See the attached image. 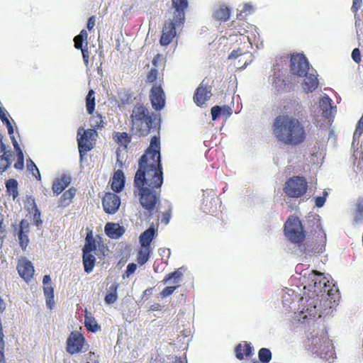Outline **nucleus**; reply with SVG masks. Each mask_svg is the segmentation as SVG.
Returning a JSON list of instances; mask_svg holds the SVG:
<instances>
[{"instance_id": "f257e3e1", "label": "nucleus", "mask_w": 363, "mask_h": 363, "mask_svg": "<svg viewBox=\"0 0 363 363\" xmlns=\"http://www.w3.org/2000/svg\"><path fill=\"white\" fill-rule=\"evenodd\" d=\"M133 184L140 204L151 216L160 202L163 184L159 137L151 138L149 147L140 157Z\"/></svg>"}, {"instance_id": "f03ea898", "label": "nucleus", "mask_w": 363, "mask_h": 363, "mask_svg": "<svg viewBox=\"0 0 363 363\" xmlns=\"http://www.w3.org/2000/svg\"><path fill=\"white\" fill-rule=\"evenodd\" d=\"M286 114L277 116L272 124L276 139L286 145L297 146L304 143L307 132L303 121L304 108L296 100L284 106Z\"/></svg>"}, {"instance_id": "7ed1b4c3", "label": "nucleus", "mask_w": 363, "mask_h": 363, "mask_svg": "<svg viewBox=\"0 0 363 363\" xmlns=\"http://www.w3.org/2000/svg\"><path fill=\"white\" fill-rule=\"evenodd\" d=\"M130 118V130L134 135L143 137L150 133L154 122L153 113L145 105L135 104Z\"/></svg>"}, {"instance_id": "20e7f679", "label": "nucleus", "mask_w": 363, "mask_h": 363, "mask_svg": "<svg viewBox=\"0 0 363 363\" xmlns=\"http://www.w3.org/2000/svg\"><path fill=\"white\" fill-rule=\"evenodd\" d=\"M284 233L292 243L301 246L305 239L306 233L301 220L296 216H290L284 223Z\"/></svg>"}, {"instance_id": "39448f33", "label": "nucleus", "mask_w": 363, "mask_h": 363, "mask_svg": "<svg viewBox=\"0 0 363 363\" xmlns=\"http://www.w3.org/2000/svg\"><path fill=\"white\" fill-rule=\"evenodd\" d=\"M309 277L313 284H308V288L317 296L326 293L328 296L333 298L335 293L338 291L335 285L331 287L329 281L323 276V273L313 270Z\"/></svg>"}, {"instance_id": "423d86ee", "label": "nucleus", "mask_w": 363, "mask_h": 363, "mask_svg": "<svg viewBox=\"0 0 363 363\" xmlns=\"http://www.w3.org/2000/svg\"><path fill=\"white\" fill-rule=\"evenodd\" d=\"M308 189V183L304 177L293 176L289 178L283 186V191L286 196L299 199L303 196Z\"/></svg>"}, {"instance_id": "0eeeda50", "label": "nucleus", "mask_w": 363, "mask_h": 363, "mask_svg": "<svg viewBox=\"0 0 363 363\" xmlns=\"http://www.w3.org/2000/svg\"><path fill=\"white\" fill-rule=\"evenodd\" d=\"M309 70V62L303 54L292 55L290 60V71L294 75L304 77Z\"/></svg>"}, {"instance_id": "6e6552de", "label": "nucleus", "mask_w": 363, "mask_h": 363, "mask_svg": "<svg viewBox=\"0 0 363 363\" xmlns=\"http://www.w3.org/2000/svg\"><path fill=\"white\" fill-rule=\"evenodd\" d=\"M184 23H179L172 19H168L164 21L162 34L160 39V43L162 46H167L169 45L174 38L176 37L177 31L176 28L182 27Z\"/></svg>"}, {"instance_id": "1a4fd4ad", "label": "nucleus", "mask_w": 363, "mask_h": 363, "mask_svg": "<svg viewBox=\"0 0 363 363\" xmlns=\"http://www.w3.org/2000/svg\"><path fill=\"white\" fill-rule=\"evenodd\" d=\"M97 135V132L94 129H88L84 131L83 135L77 139L78 148L80 158L82 157L90 151L94 147V136Z\"/></svg>"}, {"instance_id": "9d476101", "label": "nucleus", "mask_w": 363, "mask_h": 363, "mask_svg": "<svg viewBox=\"0 0 363 363\" xmlns=\"http://www.w3.org/2000/svg\"><path fill=\"white\" fill-rule=\"evenodd\" d=\"M85 342L84 336L78 332H72L67 340V352L74 354L82 351Z\"/></svg>"}, {"instance_id": "9b49d317", "label": "nucleus", "mask_w": 363, "mask_h": 363, "mask_svg": "<svg viewBox=\"0 0 363 363\" xmlns=\"http://www.w3.org/2000/svg\"><path fill=\"white\" fill-rule=\"evenodd\" d=\"M211 86H208V83H205V80H203L196 88L193 99L198 106L201 107L211 99Z\"/></svg>"}, {"instance_id": "f8f14e48", "label": "nucleus", "mask_w": 363, "mask_h": 363, "mask_svg": "<svg viewBox=\"0 0 363 363\" xmlns=\"http://www.w3.org/2000/svg\"><path fill=\"white\" fill-rule=\"evenodd\" d=\"M121 205L120 197L114 193L107 192L102 199V206L108 214L115 213Z\"/></svg>"}, {"instance_id": "ddd939ff", "label": "nucleus", "mask_w": 363, "mask_h": 363, "mask_svg": "<svg viewBox=\"0 0 363 363\" xmlns=\"http://www.w3.org/2000/svg\"><path fill=\"white\" fill-rule=\"evenodd\" d=\"M150 98L152 108L160 111L165 105V96L160 86H153L150 90Z\"/></svg>"}, {"instance_id": "4468645a", "label": "nucleus", "mask_w": 363, "mask_h": 363, "mask_svg": "<svg viewBox=\"0 0 363 363\" xmlns=\"http://www.w3.org/2000/svg\"><path fill=\"white\" fill-rule=\"evenodd\" d=\"M174 9L173 18L179 23H184L185 11L189 7L188 0H171Z\"/></svg>"}, {"instance_id": "2eb2a0df", "label": "nucleus", "mask_w": 363, "mask_h": 363, "mask_svg": "<svg viewBox=\"0 0 363 363\" xmlns=\"http://www.w3.org/2000/svg\"><path fill=\"white\" fill-rule=\"evenodd\" d=\"M101 239V238H99ZM99 247V251L102 252V255L104 256V245L103 244V242L101 240L100 241H96L92 235V232L90 231L87 233L86 238H85V244L82 249L83 252H90L91 253L92 251L96 250V247ZM95 254L99 255V254L95 252Z\"/></svg>"}, {"instance_id": "dca6fc26", "label": "nucleus", "mask_w": 363, "mask_h": 363, "mask_svg": "<svg viewBox=\"0 0 363 363\" xmlns=\"http://www.w3.org/2000/svg\"><path fill=\"white\" fill-rule=\"evenodd\" d=\"M17 270L21 278L28 281L34 274V267L30 261L26 259H21L17 264Z\"/></svg>"}, {"instance_id": "f3484780", "label": "nucleus", "mask_w": 363, "mask_h": 363, "mask_svg": "<svg viewBox=\"0 0 363 363\" xmlns=\"http://www.w3.org/2000/svg\"><path fill=\"white\" fill-rule=\"evenodd\" d=\"M43 292L45 297L46 305L50 309H52L55 306L54 289L51 284V278L50 275H45L43 279Z\"/></svg>"}, {"instance_id": "a211bd4d", "label": "nucleus", "mask_w": 363, "mask_h": 363, "mask_svg": "<svg viewBox=\"0 0 363 363\" xmlns=\"http://www.w3.org/2000/svg\"><path fill=\"white\" fill-rule=\"evenodd\" d=\"M134 99V93L130 89L123 88L118 91L117 102L119 108L133 104Z\"/></svg>"}, {"instance_id": "6ab92c4d", "label": "nucleus", "mask_w": 363, "mask_h": 363, "mask_svg": "<svg viewBox=\"0 0 363 363\" xmlns=\"http://www.w3.org/2000/svg\"><path fill=\"white\" fill-rule=\"evenodd\" d=\"M19 231L18 233L19 244L22 250H25L29 243L28 232H29V224L27 220H22L19 224Z\"/></svg>"}, {"instance_id": "aec40b11", "label": "nucleus", "mask_w": 363, "mask_h": 363, "mask_svg": "<svg viewBox=\"0 0 363 363\" xmlns=\"http://www.w3.org/2000/svg\"><path fill=\"white\" fill-rule=\"evenodd\" d=\"M304 77L305 79L302 83V88L303 91L307 94L313 92L319 85L318 75L313 73H307Z\"/></svg>"}, {"instance_id": "412c9836", "label": "nucleus", "mask_w": 363, "mask_h": 363, "mask_svg": "<svg viewBox=\"0 0 363 363\" xmlns=\"http://www.w3.org/2000/svg\"><path fill=\"white\" fill-rule=\"evenodd\" d=\"M125 179L122 170H117L114 172L111 180V189L116 193L121 192L125 186Z\"/></svg>"}, {"instance_id": "4be33fe9", "label": "nucleus", "mask_w": 363, "mask_h": 363, "mask_svg": "<svg viewBox=\"0 0 363 363\" xmlns=\"http://www.w3.org/2000/svg\"><path fill=\"white\" fill-rule=\"evenodd\" d=\"M71 177L63 174L55 179L52 183V189L56 195L61 194L71 183Z\"/></svg>"}, {"instance_id": "5701e85b", "label": "nucleus", "mask_w": 363, "mask_h": 363, "mask_svg": "<svg viewBox=\"0 0 363 363\" xmlns=\"http://www.w3.org/2000/svg\"><path fill=\"white\" fill-rule=\"evenodd\" d=\"M106 235L111 238L117 239L122 236L124 230L118 223H107L104 228Z\"/></svg>"}, {"instance_id": "b1692460", "label": "nucleus", "mask_w": 363, "mask_h": 363, "mask_svg": "<svg viewBox=\"0 0 363 363\" xmlns=\"http://www.w3.org/2000/svg\"><path fill=\"white\" fill-rule=\"evenodd\" d=\"M230 16V9L225 4L220 5L213 12V18L218 21H227Z\"/></svg>"}, {"instance_id": "393cba45", "label": "nucleus", "mask_w": 363, "mask_h": 363, "mask_svg": "<svg viewBox=\"0 0 363 363\" xmlns=\"http://www.w3.org/2000/svg\"><path fill=\"white\" fill-rule=\"evenodd\" d=\"M76 191L77 190L74 187L69 188L68 190L65 191L59 200L58 206L62 208L68 206L72 202Z\"/></svg>"}, {"instance_id": "a878e982", "label": "nucleus", "mask_w": 363, "mask_h": 363, "mask_svg": "<svg viewBox=\"0 0 363 363\" xmlns=\"http://www.w3.org/2000/svg\"><path fill=\"white\" fill-rule=\"evenodd\" d=\"M235 357L240 359L242 360L244 359V354L246 357H250L252 354V347H251L250 343L245 342L244 345L241 343H239L235 348Z\"/></svg>"}, {"instance_id": "bb28decb", "label": "nucleus", "mask_w": 363, "mask_h": 363, "mask_svg": "<svg viewBox=\"0 0 363 363\" xmlns=\"http://www.w3.org/2000/svg\"><path fill=\"white\" fill-rule=\"evenodd\" d=\"M319 104L320 108L323 111V116L327 118L330 117L332 116L333 108L331 99L328 96L325 95L320 99Z\"/></svg>"}, {"instance_id": "cd10ccee", "label": "nucleus", "mask_w": 363, "mask_h": 363, "mask_svg": "<svg viewBox=\"0 0 363 363\" xmlns=\"http://www.w3.org/2000/svg\"><path fill=\"white\" fill-rule=\"evenodd\" d=\"M12 143L14 149L17 152V161L15 162L13 167L18 170H22L24 167V155L23 151L19 147V145L15 139V137H12Z\"/></svg>"}, {"instance_id": "c85d7f7f", "label": "nucleus", "mask_w": 363, "mask_h": 363, "mask_svg": "<svg viewBox=\"0 0 363 363\" xmlns=\"http://www.w3.org/2000/svg\"><path fill=\"white\" fill-rule=\"evenodd\" d=\"M155 233V230L153 227H150L148 229L145 230L140 235V245L144 247H150V244L154 238Z\"/></svg>"}, {"instance_id": "c756f323", "label": "nucleus", "mask_w": 363, "mask_h": 363, "mask_svg": "<svg viewBox=\"0 0 363 363\" xmlns=\"http://www.w3.org/2000/svg\"><path fill=\"white\" fill-rule=\"evenodd\" d=\"M82 262L85 272L90 273L94 267L96 258L90 252H83Z\"/></svg>"}, {"instance_id": "7c9ffc66", "label": "nucleus", "mask_w": 363, "mask_h": 363, "mask_svg": "<svg viewBox=\"0 0 363 363\" xmlns=\"http://www.w3.org/2000/svg\"><path fill=\"white\" fill-rule=\"evenodd\" d=\"M5 185L7 193L12 196L13 199H16L18 196V184L16 179H9L6 180Z\"/></svg>"}, {"instance_id": "2f4dec72", "label": "nucleus", "mask_w": 363, "mask_h": 363, "mask_svg": "<svg viewBox=\"0 0 363 363\" xmlns=\"http://www.w3.org/2000/svg\"><path fill=\"white\" fill-rule=\"evenodd\" d=\"M150 247L141 246L137 257L138 263L140 265H143L146 263L150 257Z\"/></svg>"}, {"instance_id": "473e14b6", "label": "nucleus", "mask_w": 363, "mask_h": 363, "mask_svg": "<svg viewBox=\"0 0 363 363\" xmlns=\"http://www.w3.org/2000/svg\"><path fill=\"white\" fill-rule=\"evenodd\" d=\"M95 97H94V91L92 89H90L86 97V111L89 114H92L95 109Z\"/></svg>"}, {"instance_id": "72a5a7b5", "label": "nucleus", "mask_w": 363, "mask_h": 363, "mask_svg": "<svg viewBox=\"0 0 363 363\" xmlns=\"http://www.w3.org/2000/svg\"><path fill=\"white\" fill-rule=\"evenodd\" d=\"M11 152H5L0 156V174L4 173L11 164Z\"/></svg>"}, {"instance_id": "f704fd0d", "label": "nucleus", "mask_w": 363, "mask_h": 363, "mask_svg": "<svg viewBox=\"0 0 363 363\" xmlns=\"http://www.w3.org/2000/svg\"><path fill=\"white\" fill-rule=\"evenodd\" d=\"M113 138L118 144L120 145H124L125 147H127V145L130 143V137H129L128 133L125 132L115 133Z\"/></svg>"}, {"instance_id": "c9c22d12", "label": "nucleus", "mask_w": 363, "mask_h": 363, "mask_svg": "<svg viewBox=\"0 0 363 363\" xmlns=\"http://www.w3.org/2000/svg\"><path fill=\"white\" fill-rule=\"evenodd\" d=\"M182 277V273L179 270H176L173 272L169 273L165 276L162 280L164 284H167L170 280L173 279V283L177 284Z\"/></svg>"}, {"instance_id": "e433bc0d", "label": "nucleus", "mask_w": 363, "mask_h": 363, "mask_svg": "<svg viewBox=\"0 0 363 363\" xmlns=\"http://www.w3.org/2000/svg\"><path fill=\"white\" fill-rule=\"evenodd\" d=\"M117 288H118V286L116 284H112L111 286V287H110L111 292L107 294L104 298L105 302L107 304L113 303L117 300V298H118Z\"/></svg>"}, {"instance_id": "4c0bfd02", "label": "nucleus", "mask_w": 363, "mask_h": 363, "mask_svg": "<svg viewBox=\"0 0 363 363\" xmlns=\"http://www.w3.org/2000/svg\"><path fill=\"white\" fill-rule=\"evenodd\" d=\"M315 226V233L317 234V238H320V242L322 244V246H325L326 243V235L319 220L316 221Z\"/></svg>"}, {"instance_id": "58836bf2", "label": "nucleus", "mask_w": 363, "mask_h": 363, "mask_svg": "<svg viewBox=\"0 0 363 363\" xmlns=\"http://www.w3.org/2000/svg\"><path fill=\"white\" fill-rule=\"evenodd\" d=\"M91 126L94 130L101 128L104 125V118L100 114H96L91 117L90 120Z\"/></svg>"}, {"instance_id": "ea45409f", "label": "nucleus", "mask_w": 363, "mask_h": 363, "mask_svg": "<svg viewBox=\"0 0 363 363\" xmlns=\"http://www.w3.org/2000/svg\"><path fill=\"white\" fill-rule=\"evenodd\" d=\"M258 357L260 362L267 363L272 359V352L267 348H261L258 352Z\"/></svg>"}, {"instance_id": "a19ab883", "label": "nucleus", "mask_w": 363, "mask_h": 363, "mask_svg": "<svg viewBox=\"0 0 363 363\" xmlns=\"http://www.w3.org/2000/svg\"><path fill=\"white\" fill-rule=\"evenodd\" d=\"M27 169L32 173V174L38 179L40 180L41 177L39 172V169H38L35 164L33 162V161L31 159L27 160Z\"/></svg>"}, {"instance_id": "79ce46f5", "label": "nucleus", "mask_w": 363, "mask_h": 363, "mask_svg": "<svg viewBox=\"0 0 363 363\" xmlns=\"http://www.w3.org/2000/svg\"><path fill=\"white\" fill-rule=\"evenodd\" d=\"M85 327L88 330L91 332H96L99 328V325L96 323L94 319L85 316Z\"/></svg>"}, {"instance_id": "37998d69", "label": "nucleus", "mask_w": 363, "mask_h": 363, "mask_svg": "<svg viewBox=\"0 0 363 363\" xmlns=\"http://www.w3.org/2000/svg\"><path fill=\"white\" fill-rule=\"evenodd\" d=\"M179 286V285L167 286L162 290L160 294L162 298L169 296Z\"/></svg>"}, {"instance_id": "c03bdc74", "label": "nucleus", "mask_w": 363, "mask_h": 363, "mask_svg": "<svg viewBox=\"0 0 363 363\" xmlns=\"http://www.w3.org/2000/svg\"><path fill=\"white\" fill-rule=\"evenodd\" d=\"M363 133V123L358 121L356 128L354 130V132L353 133V140H359L362 134Z\"/></svg>"}, {"instance_id": "a18cd8bd", "label": "nucleus", "mask_w": 363, "mask_h": 363, "mask_svg": "<svg viewBox=\"0 0 363 363\" xmlns=\"http://www.w3.org/2000/svg\"><path fill=\"white\" fill-rule=\"evenodd\" d=\"M172 217V207L170 205L168 206V209L162 213V223L165 225L168 224Z\"/></svg>"}, {"instance_id": "49530a36", "label": "nucleus", "mask_w": 363, "mask_h": 363, "mask_svg": "<svg viewBox=\"0 0 363 363\" xmlns=\"http://www.w3.org/2000/svg\"><path fill=\"white\" fill-rule=\"evenodd\" d=\"M248 52H249L247 50L246 51H244L242 49L238 48L237 50H233L230 52V54L228 56V59H235Z\"/></svg>"}, {"instance_id": "de8ad7c7", "label": "nucleus", "mask_w": 363, "mask_h": 363, "mask_svg": "<svg viewBox=\"0 0 363 363\" xmlns=\"http://www.w3.org/2000/svg\"><path fill=\"white\" fill-rule=\"evenodd\" d=\"M327 196L328 193L325 191L323 196H317L315 199V206L318 208L322 207L325 203Z\"/></svg>"}, {"instance_id": "09e8293b", "label": "nucleus", "mask_w": 363, "mask_h": 363, "mask_svg": "<svg viewBox=\"0 0 363 363\" xmlns=\"http://www.w3.org/2000/svg\"><path fill=\"white\" fill-rule=\"evenodd\" d=\"M354 19L356 28H360L363 27V9L359 14L357 13L356 15H354Z\"/></svg>"}, {"instance_id": "8fccbe9b", "label": "nucleus", "mask_w": 363, "mask_h": 363, "mask_svg": "<svg viewBox=\"0 0 363 363\" xmlns=\"http://www.w3.org/2000/svg\"><path fill=\"white\" fill-rule=\"evenodd\" d=\"M158 72L156 69H151L147 76V80L148 82L152 83L156 81L157 78Z\"/></svg>"}, {"instance_id": "3c124183", "label": "nucleus", "mask_w": 363, "mask_h": 363, "mask_svg": "<svg viewBox=\"0 0 363 363\" xmlns=\"http://www.w3.org/2000/svg\"><path fill=\"white\" fill-rule=\"evenodd\" d=\"M221 109V107L219 106H214L211 108V112L213 121H216L220 115Z\"/></svg>"}, {"instance_id": "603ef678", "label": "nucleus", "mask_w": 363, "mask_h": 363, "mask_svg": "<svg viewBox=\"0 0 363 363\" xmlns=\"http://www.w3.org/2000/svg\"><path fill=\"white\" fill-rule=\"evenodd\" d=\"M362 6V0H352L351 11L356 15Z\"/></svg>"}, {"instance_id": "864d4df0", "label": "nucleus", "mask_w": 363, "mask_h": 363, "mask_svg": "<svg viewBox=\"0 0 363 363\" xmlns=\"http://www.w3.org/2000/svg\"><path fill=\"white\" fill-rule=\"evenodd\" d=\"M352 58L356 63L359 64L361 62V52L359 48H354L352 50Z\"/></svg>"}, {"instance_id": "5fc2aeb1", "label": "nucleus", "mask_w": 363, "mask_h": 363, "mask_svg": "<svg viewBox=\"0 0 363 363\" xmlns=\"http://www.w3.org/2000/svg\"><path fill=\"white\" fill-rule=\"evenodd\" d=\"M137 266L135 263H130L128 264L125 274L127 277H130L136 270Z\"/></svg>"}, {"instance_id": "6e6d98bb", "label": "nucleus", "mask_w": 363, "mask_h": 363, "mask_svg": "<svg viewBox=\"0 0 363 363\" xmlns=\"http://www.w3.org/2000/svg\"><path fill=\"white\" fill-rule=\"evenodd\" d=\"M95 354L94 352H89L83 359V363H98L94 359Z\"/></svg>"}, {"instance_id": "4d7b16f0", "label": "nucleus", "mask_w": 363, "mask_h": 363, "mask_svg": "<svg viewBox=\"0 0 363 363\" xmlns=\"http://www.w3.org/2000/svg\"><path fill=\"white\" fill-rule=\"evenodd\" d=\"M84 40L81 38V36L77 35L74 38V47L77 49H82V44Z\"/></svg>"}, {"instance_id": "13d9d810", "label": "nucleus", "mask_w": 363, "mask_h": 363, "mask_svg": "<svg viewBox=\"0 0 363 363\" xmlns=\"http://www.w3.org/2000/svg\"><path fill=\"white\" fill-rule=\"evenodd\" d=\"M82 51L84 64L87 66L89 65V53L87 48L80 49Z\"/></svg>"}, {"instance_id": "bf43d9fd", "label": "nucleus", "mask_w": 363, "mask_h": 363, "mask_svg": "<svg viewBox=\"0 0 363 363\" xmlns=\"http://www.w3.org/2000/svg\"><path fill=\"white\" fill-rule=\"evenodd\" d=\"M95 22H96V18L94 16H92L89 18L88 21H87V25H86V27L89 30H91L94 27Z\"/></svg>"}, {"instance_id": "052dcab7", "label": "nucleus", "mask_w": 363, "mask_h": 363, "mask_svg": "<svg viewBox=\"0 0 363 363\" xmlns=\"http://www.w3.org/2000/svg\"><path fill=\"white\" fill-rule=\"evenodd\" d=\"M6 237L5 226L0 225V249L2 247L4 239Z\"/></svg>"}, {"instance_id": "680f3d73", "label": "nucleus", "mask_w": 363, "mask_h": 363, "mask_svg": "<svg viewBox=\"0 0 363 363\" xmlns=\"http://www.w3.org/2000/svg\"><path fill=\"white\" fill-rule=\"evenodd\" d=\"M161 60H162V55L160 54L155 55L152 61V65L154 66L157 67L158 63L161 61Z\"/></svg>"}, {"instance_id": "e2e57ef3", "label": "nucleus", "mask_w": 363, "mask_h": 363, "mask_svg": "<svg viewBox=\"0 0 363 363\" xmlns=\"http://www.w3.org/2000/svg\"><path fill=\"white\" fill-rule=\"evenodd\" d=\"M6 128L8 129V133L10 135L11 138L12 139V137H14L13 136V126H12L11 123H8V125H6Z\"/></svg>"}, {"instance_id": "0e129e2a", "label": "nucleus", "mask_w": 363, "mask_h": 363, "mask_svg": "<svg viewBox=\"0 0 363 363\" xmlns=\"http://www.w3.org/2000/svg\"><path fill=\"white\" fill-rule=\"evenodd\" d=\"M306 311L308 312L309 315H314L315 316L317 314L316 306H314L313 308H307Z\"/></svg>"}, {"instance_id": "69168bd1", "label": "nucleus", "mask_w": 363, "mask_h": 363, "mask_svg": "<svg viewBox=\"0 0 363 363\" xmlns=\"http://www.w3.org/2000/svg\"><path fill=\"white\" fill-rule=\"evenodd\" d=\"M78 35H79V36H81V38H82L84 40H86L87 37H88L87 32H86V30H85L84 29H83L82 30H81V32L79 33V34Z\"/></svg>"}, {"instance_id": "338daca9", "label": "nucleus", "mask_w": 363, "mask_h": 363, "mask_svg": "<svg viewBox=\"0 0 363 363\" xmlns=\"http://www.w3.org/2000/svg\"><path fill=\"white\" fill-rule=\"evenodd\" d=\"M357 211L359 213H363V201H359L357 203Z\"/></svg>"}, {"instance_id": "774afa93", "label": "nucleus", "mask_w": 363, "mask_h": 363, "mask_svg": "<svg viewBox=\"0 0 363 363\" xmlns=\"http://www.w3.org/2000/svg\"><path fill=\"white\" fill-rule=\"evenodd\" d=\"M181 333H182V335L184 337H187L190 335L191 330H190V329H186V330L181 331Z\"/></svg>"}]
</instances>
